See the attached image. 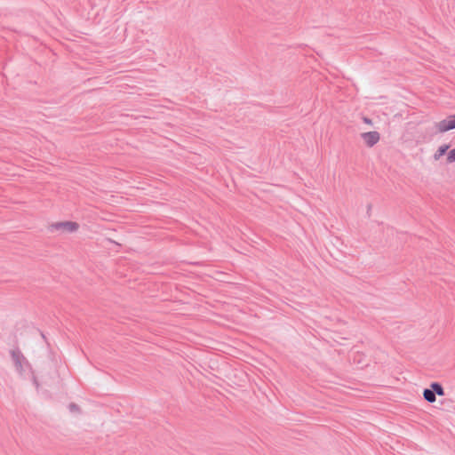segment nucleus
<instances>
[{"label": "nucleus", "mask_w": 455, "mask_h": 455, "mask_svg": "<svg viewBox=\"0 0 455 455\" xmlns=\"http://www.w3.org/2000/svg\"><path fill=\"white\" fill-rule=\"evenodd\" d=\"M10 353L16 371L22 374L25 371V366L28 365V362L20 349H12Z\"/></svg>", "instance_id": "nucleus-1"}, {"label": "nucleus", "mask_w": 455, "mask_h": 455, "mask_svg": "<svg viewBox=\"0 0 455 455\" xmlns=\"http://www.w3.org/2000/svg\"><path fill=\"white\" fill-rule=\"evenodd\" d=\"M79 228L78 223L75 221L55 222L50 226L52 231H60L61 233H74Z\"/></svg>", "instance_id": "nucleus-2"}, {"label": "nucleus", "mask_w": 455, "mask_h": 455, "mask_svg": "<svg viewBox=\"0 0 455 455\" xmlns=\"http://www.w3.org/2000/svg\"><path fill=\"white\" fill-rule=\"evenodd\" d=\"M435 126L440 133L455 129V115H450L447 118L436 123Z\"/></svg>", "instance_id": "nucleus-3"}, {"label": "nucleus", "mask_w": 455, "mask_h": 455, "mask_svg": "<svg viewBox=\"0 0 455 455\" xmlns=\"http://www.w3.org/2000/svg\"><path fill=\"white\" fill-rule=\"evenodd\" d=\"M361 137L363 138L365 144L371 148L374 145H376L380 139V135L378 132H367L361 134Z\"/></svg>", "instance_id": "nucleus-4"}, {"label": "nucleus", "mask_w": 455, "mask_h": 455, "mask_svg": "<svg viewBox=\"0 0 455 455\" xmlns=\"http://www.w3.org/2000/svg\"><path fill=\"white\" fill-rule=\"evenodd\" d=\"M449 148H450V145H448V144L441 145L433 156L434 160H435V161L439 160L447 152Z\"/></svg>", "instance_id": "nucleus-5"}, {"label": "nucleus", "mask_w": 455, "mask_h": 455, "mask_svg": "<svg viewBox=\"0 0 455 455\" xmlns=\"http://www.w3.org/2000/svg\"><path fill=\"white\" fill-rule=\"evenodd\" d=\"M423 397L428 403H434L436 400V396H435V392L433 391L432 387L424 389Z\"/></svg>", "instance_id": "nucleus-6"}, {"label": "nucleus", "mask_w": 455, "mask_h": 455, "mask_svg": "<svg viewBox=\"0 0 455 455\" xmlns=\"http://www.w3.org/2000/svg\"><path fill=\"white\" fill-rule=\"evenodd\" d=\"M433 389V391L435 392V395H444V389L443 387H442V385L438 382H433L430 386Z\"/></svg>", "instance_id": "nucleus-7"}, {"label": "nucleus", "mask_w": 455, "mask_h": 455, "mask_svg": "<svg viewBox=\"0 0 455 455\" xmlns=\"http://www.w3.org/2000/svg\"><path fill=\"white\" fill-rule=\"evenodd\" d=\"M455 162V148L449 151L447 155V163L451 164Z\"/></svg>", "instance_id": "nucleus-8"}, {"label": "nucleus", "mask_w": 455, "mask_h": 455, "mask_svg": "<svg viewBox=\"0 0 455 455\" xmlns=\"http://www.w3.org/2000/svg\"><path fill=\"white\" fill-rule=\"evenodd\" d=\"M68 408L70 410V411H79V407L77 404L76 403H71L69 405H68Z\"/></svg>", "instance_id": "nucleus-9"}, {"label": "nucleus", "mask_w": 455, "mask_h": 455, "mask_svg": "<svg viewBox=\"0 0 455 455\" xmlns=\"http://www.w3.org/2000/svg\"><path fill=\"white\" fill-rule=\"evenodd\" d=\"M363 121H364V123H366V124H371V119H369V118H367V117H364V118H363Z\"/></svg>", "instance_id": "nucleus-10"}]
</instances>
